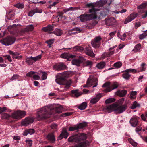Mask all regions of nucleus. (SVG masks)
Masks as SVG:
<instances>
[{"label":"nucleus","mask_w":147,"mask_h":147,"mask_svg":"<svg viewBox=\"0 0 147 147\" xmlns=\"http://www.w3.org/2000/svg\"><path fill=\"white\" fill-rule=\"evenodd\" d=\"M47 139L52 143H53L55 140V136L53 133H51L49 134L47 136Z\"/></svg>","instance_id":"24"},{"label":"nucleus","mask_w":147,"mask_h":147,"mask_svg":"<svg viewBox=\"0 0 147 147\" xmlns=\"http://www.w3.org/2000/svg\"><path fill=\"white\" fill-rule=\"evenodd\" d=\"M114 112L116 114H119L123 112L127 108V106L124 105H121L115 103Z\"/></svg>","instance_id":"6"},{"label":"nucleus","mask_w":147,"mask_h":147,"mask_svg":"<svg viewBox=\"0 0 147 147\" xmlns=\"http://www.w3.org/2000/svg\"><path fill=\"white\" fill-rule=\"evenodd\" d=\"M127 91L125 90H123L119 92L120 96L121 97L124 96L127 94Z\"/></svg>","instance_id":"48"},{"label":"nucleus","mask_w":147,"mask_h":147,"mask_svg":"<svg viewBox=\"0 0 147 147\" xmlns=\"http://www.w3.org/2000/svg\"><path fill=\"white\" fill-rule=\"evenodd\" d=\"M147 7V2L142 4L141 5L138 6L137 8L138 9H143Z\"/></svg>","instance_id":"39"},{"label":"nucleus","mask_w":147,"mask_h":147,"mask_svg":"<svg viewBox=\"0 0 147 147\" xmlns=\"http://www.w3.org/2000/svg\"><path fill=\"white\" fill-rule=\"evenodd\" d=\"M138 16V14L136 13H134L130 14L125 19L124 22V24H126L132 21L136 18Z\"/></svg>","instance_id":"13"},{"label":"nucleus","mask_w":147,"mask_h":147,"mask_svg":"<svg viewBox=\"0 0 147 147\" xmlns=\"http://www.w3.org/2000/svg\"><path fill=\"white\" fill-rule=\"evenodd\" d=\"M69 135V134L67 132V130L65 128L63 129L62 131L58 138V139L61 140L63 138H66Z\"/></svg>","instance_id":"17"},{"label":"nucleus","mask_w":147,"mask_h":147,"mask_svg":"<svg viewBox=\"0 0 147 147\" xmlns=\"http://www.w3.org/2000/svg\"><path fill=\"white\" fill-rule=\"evenodd\" d=\"M124 72L125 73L122 74L123 77L125 79H129L131 76V75L127 72H125V70Z\"/></svg>","instance_id":"36"},{"label":"nucleus","mask_w":147,"mask_h":147,"mask_svg":"<svg viewBox=\"0 0 147 147\" xmlns=\"http://www.w3.org/2000/svg\"><path fill=\"white\" fill-rule=\"evenodd\" d=\"M96 14H83L80 16L79 18L81 22H85L92 20L93 19H96Z\"/></svg>","instance_id":"5"},{"label":"nucleus","mask_w":147,"mask_h":147,"mask_svg":"<svg viewBox=\"0 0 147 147\" xmlns=\"http://www.w3.org/2000/svg\"><path fill=\"white\" fill-rule=\"evenodd\" d=\"M72 113L71 112H67L65 113H62L61 116L63 117H65L66 116H69L71 115Z\"/></svg>","instance_id":"58"},{"label":"nucleus","mask_w":147,"mask_h":147,"mask_svg":"<svg viewBox=\"0 0 147 147\" xmlns=\"http://www.w3.org/2000/svg\"><path fill=\"white\" fill-rule=\"evenodd\" d=\"M87 137L86 134L82 133L71 136L68 138L67 140L69 142L78 143V144H79L82 142L88 141L85 140Z\"/></svg>","instance_id":"4"},{"label":"nucleus","mask_w":147,"mask_h":147,"mask_svg":"<svg viewBox=\"0 0 147 147\" xmlns=\"http://www.w3.org/2000/svg\"><path fill=\"white\" fill-rule=\"evenodd\" d=\"M145 64L144 63H142L141 65V67L137 69V72H142L145 71L146 69L145 67Z\"/></svg>","instance_id":"28"},{"label":"nucleus","mask_w":147,"mask_h":147,"mask_svg":"<svg viewBox=\"0 0 147 147\" xmlns=\"http://www.w3.org/2000/svg\"><path fill=\"white\" fill-rule=\"evenodd\" d=\"M87 123L86 122H84L79 124L78 125H77L78 127V129H82L86 126Z\"/></svg>","instance_id":"37"},{"label":"nucleus","mask_w":147,"mask_h":147,"mask_svg":"<svg viewBox=\"0 0 147 147\" xmlns=\"http://www.w3.org/2000/svg\"><path fill=\"white\" fill-rule=\"evenodd\" d=\"M51 127L52 129L57 130V125L56 124H53L51 125Z\"/></svg>","instance_id":"57"},{"label":"nucleus","mask_w":147,"mask_h":147,"mask_svg":"<svg viewBox=\"0 0 147 147\" xmlns=\"http://www.w3.org/2000/svg\"><path fill=\"white\" fill-rule=\"evenodd\" d=\"M107 2L106 0H101L96 3H88L86 5L88 7H91L92 8L89 10L90 13H93L96 14L97 11H100V9L96 7H100L103 6Z\"/></svg>","instance_id":"3"},{"label":"nucleus","mask_w":147,"mask_h":147,"mask_svg":"<svg viewBox=\"0 0 147 147\" xmlns=\"http://www.w3.org/2000/svg\"><path fill=\"white\" fill-rule=\"evenodd\" d=\"M53 105H49L38 109L36 118L38 120L45 119L50 117L52 114L51 111L54 109Z\"/></svg>","instance_id":"1"},{"label":"nucleus","mask_w":147,"mask_h":147,"mask_svg":"<svg viewBox=\"0 0 147 147\" xmlns=\"http://www.w3.org/2000/svg\"><path fill=\"white\" fill-rule=\"evenodd\" d=\"M140 106V105L136 101H135L131 107V108L132 109H134L137 107H139Z\"/></svg>","instance_id":"35"},{"label":"nucleus","mask_w":147,"mask_h":147,"mask_svg":"<svg viewBox=\"0 0 147 147\" xmlns=\"http://www.w3.org/2000/svg\"><path fill=\"white\" fill-rule=\"evenodd\" d=\"M85 52L87 55L92 57H94L95 56V55L93 53L92 49L88 46L86 48Z\"/></svg>","instance_id":"21"},{"label":"nucleus","mask_w":147,"mask_h":147,"mask_svg":"<svg viewBox=\"0 0 147 147\" xmlns=\"http://www.w3.org/2000/svg\"><path fill=\"white\" fill-rule=\"evenodd\" d=\"M7 53L9 54L12 55V57L13 59H20L22 58V56H19V54L17 52H14L11 50H9L8 51Z\"/></svg>","instance_id":"16"},{"label":"nucleus","mask_w":147,"mask_h":147,"mask_svg":"<svg viewBox=\"0 0 147 147\" xmlns=\"http://www.w3.org/2000/svg\"><path fill=\"white\" fill-rule=\"evenodd\" d=\"M34 29V27L32 25H29L24 29V31L28 32L33 30Z\"/></svg>","instance_id":"30"},{"label":"nucleus","mask_w":147,"mask_h":147,"mask_svg":"<svg viewBox=\"0 0 147 147\" xmlns=\"http://www.w3.org/2000/svg\"><path fill=\"white\" fill-rule=\"evenodd\" d=\"M57 76L58 77L55 80L56 82L60 85H65L64 87L61 88L62 89L60 90V91L63 92L67 90L71 84V80H66V75L64 73L59 74Z\"/></svg>","instance_id":"2"},{"label":"nucleus","mask_w":147,"mask_h":147,"mask_svg":"<svg viewBox=\"0 0 147 147\" xmlns=\"http://www.w3.org/2000/svg\"><path fill=\"white\" fill-rule=\"evenodd\" d=\"M102 96V94L101 93L97 94L96 96L92 98L90 101V103L94 104L98 101Z\"/></svg>","instance_id":"18"},{"label":"nucleus","mask_w":147,"mask_h":147,"mask_svg":"<svg viewBox=\"0 0 147 147\" xmlns=\"http://www.w3.org/2000/svg\"><path fill=\"white\" fill-rule=\"evenodd\" d=\"M74 50L75 51H80L84 49V48L80 46H76L73 48Z\"/></svg>","instance_id":"43"},{"label":"nucleus","mask_w":147,"mask_h":147,"mask_svg":"<svg viewBox=\"0 0 147 147\" xmlns=\"http://www.w3.org/2000/svg\"><path fill=\"white\" fill-rule=\"evenodd\" d=\"M74 10V8L73 7H70L68 8H66L63 10V11L66 12L70 11H72Z\"/></svg>","instance_id":"54"},{"label":"nucleus","mask_w":147,"mask_h":147,"mask_svg":"<svg viewBox=\"0 0 147 147\" xmlns=\"http://www.w3.org/2000/svg\"><path fill=\"white\" fill-rule=\"evenodd\" d=\"M15 41V39L13 37L7 36L1 40V43L6 46H8L13 44Z\"/></svg>","instance_id":"7"},{"label":"nucleus","mask_w":147,"mask_h":147,"mask_svg":"<svg viewBox=\"0 0 147 147\" xmlns=\"http://www.w3.org/2000/svg\"><path fill=\"white\" fill-rule=\"evenodd\" d=\"M71 63L72 65L79 66L82 63V61L80 59H74L72 60Z\"/></svg>","instance_id":"26"},{"label":"nucleus","mask_w":147,"mask_h":147,"mask_svg":"<svg viewBox=\"0 0 147 147\" xmlns=\"http://www.w3.org/2000/svg\"><path fill=\"white\" fill-rule=\"evenodd\" d=\"M54 41V39H51L46 41L45 42L47 43L49 45V47H51V45L53 43Z\"/></svg>","instance_id":"50"},{"label":"nucleus","mask_w":147,"mask_h":147,"mask_svg":"<svg viewBox=\"0 0 147 147\" xmlns=\"http://www.w3.org/2000/svg\"><path fill=\"white\" fill-rule=\"evenodd\" d=\"M105 21L106 24L108 26L114 25L116 22L115 18L113 17L107 18L105 19Z\"/></svg>","instance_id":"11"},{"label":"nucleus","mask_w":147,"mask_h":147,"mask_svg":"<svg viewBox=\"0 0 147 147\" xmlns=\"http://www.w3.org/2000/svg\"><path fill=\"white\" fill-rule=\"evenodd\" d=\"M87 106L86 103L85 102H84L82 103L78 108L80 110H83L85 109Z\"/></svg>","instance_id":"32"},{"label":"nucleus","mask_w":147,"mask_h":147,"mask_svg":"<svg viewBox=\"0 0 147 147\" xmlns=\"http://www.w3.org/2000/svg\"><path fill=\"white\" fill-rule=\"evenodd\" d=\"M20 119H21L26 115V112L24 111H18Z\"/></svg>","instance_id":"38"},{"label":"nucleus","mask_w":147,"mask_h":147,"mask_svg":"<svg viewBox=\"0 0 147 147\" xmlns=\"http://www.w3.org/2000/svg\"><path fill=\"white\" fill-rule=\"evenodd\" d=\"M18 111L13 112L11 115V117L13 119H20Z\"/></svg>","instance_id":"33"},{"label":"nucleus","mask_w":147,"mask_h":147,"mask_svg":"<svg viewBox=\"0 0 147 147\" xmlns=\"http://www.w3.org/2000/svg\"><path fill=\"white\" fill-rule=\"evenodd\" d=\"M115 103H113L111 105H108L106 106L105 109L106 111V112H108V113H110L112 112L113 111H114L115 109Z\"/></svg>","instance_id":"19"},{"label":"nucleus","mask_w":147,"mask_h":147,"mask_svg":"<svg viewBox=\"0 0 147 147\" xmlns=\"http://www.w3.org/2000/svg\"><path fill=\"white\" fill-rule=\"evenodd\" d=\"M42 78V80H45L47 79V73L45 72H43Z\"/></svg>","instance_id":"63"},{"label":"nucleus","mask_w":147,"mask_h":147,"mask_svg":"<svg viewBox=\"0 0 147 147\" xmlns=\"http://www.w3.org/2000/svg\"><path fill=\"white\" fill-rule=\"evenodd\" d=\"M118 86V84L116 82L110 83V87L104 89V91L106 92H109L117 88Z\"/></svg>","instance_id":"12"},{"label":"nucleus","mask_w":147,"mask_h":147,"mask_svg":"<svg viewBox=\"0 0 147 147\" xmlns=\"http://www.w3.org/2000/svg\"><path fill=\"white\" fill-rule=\"evenodd\" d=\"M41 58V55H40L35 57H27L26 59V62L29 65H32L33 63L40 59Z\"/></svg>","instance_id":"9"},{"label":"nucleus","mask_w":147,"mask_h":147,"mask_svg":"<svg viewBox=\"0 0 147 147\" xmlns=\"http://www.w3.org/2000/svg\"><path fill=\"white\" fill-rule=\"evenodd\" d=\"M35 73V72L34 71H30L26 74V76L27 77H31L33 76Z\"/></svg>","instance_id":"56"},{"label":"nucleus","mask_w":147,"mask_h":147,"mask_svg":"<svg viewBox=\"0 0 147 147\" xmlns=\"http://www.w3.org/2000/svg\"><path fill=\"white\" fill-rule=\"evenodd\" d=\"M35 13V11L34 10H32L30 11L28 13V16H29L32 17Z\"/></svg>","instance_id":"61"},{"label":"nucleus","mask_w":147,"mask_h":147,"mask_svg":"<svg viewBox=\"0 0 147 147\" xmlns=\"http://www.w3.org/2000/svg\"><path fill=\"white\" fill-rule=\"evenodd\" d=\"M86 66H89L90 67L92 65V63L91 61H88L86 62Z\"/></svg>","instance_id":"64"},{"label":"nucleus","mask_w":147,"mask_h":147,"mask_svg":"<svg viewBox=\"0 0 147 147\" xmlns=\"http://www.w3.org/2000/svg\"><path fill=\"white\" fill-rule=\"evenodd\" d=\"M105 65V62H102L98 63L96 65V67L98 69H102L104 67Z\"/></svg>","instance_id":"31"},{"label":"nucleus","mask_w":147,"mask_h":147,"mask_svg":"<svg viewBox=\"0 0 147 147\" xmlns=\"http://www.w3.org/2000/svg\"><path fill=\"white\" fill-rule=\"evenodd\" d=\"M110 82H105L104 84L102 86V87H106L107 88L108 87H110Z\"/></svg>","instance_id":"53"},{"label":"nucleus","mask_w":147,"mask_h":147,"mask_svg":"<svg viewBox=\"0 0 147 147\" xmlns=\"http://www.w3.org/2000/svg\"><path fill=\"white\" fill-rule=\"evenodd\" d=\"M141 45L140 43L136 45L134 47V48L132 51L135 52H137L139 51L141 49Z\"/></svg>","instance_id":"29"},{"label":"nucleus","mask_w":147,"mask_h":147,"mask_svg":"<svg viewBox=\"0 0 147 147\" xmlns=\"http://www.w3.org/2000/svg\"><path fill=\"white\" fill-rule=\"evenodd\" d=\"M54 29V26L53 25H49L46 27L43 28L42 30L45 32H48L49 33H52Z\"/></svg>","instance_id":"23"},{"label":"nucleus","mask_w":147,"mask_h":147,"mask_svg":"<svg viewBox=\"0 0 147 147\" xmlns=\"http://www.w3.org/2000/svg\"><path fill=\"white\" fill-rule=\"evenodd\" d=\"M3 57H5L6 59H7L8 61L10 62H11L12 61V60L11 59V56L8 55H3Z\"/></svg>","instance_id":"46"},{"label":"nucleus","mask_w":147,"mask_h":147,"mask_svg":"<svg viewBox=\"0 0 147 147\" xmlns=\"http://www.w3.org/2000/svg\"><path fill=\"white\" fill-rule=\"evenodd\" d=\"M33 120L32 118H27L22 121V124L23 125L26 126L29 124L33 123Z\"/></svg>","instance_id":"22"},{"label":"nucleus","mask_w":147,"mask_h":147,"mask_svg":"<svg viewBox=\"0 0 147 147\" xmlns=\"http://www.w3.org/2000/svg\"><path fill=\"white\" fill-rule=\"evenodd\" d=\"M146 115L145 116L143 114H142L141 115V117L142 119L144 121L147 122V119L146 118Z\"/></svg>","instance_id":"59"},{"label":"nucleus","mask_w":147,"mask_h":147,"mask_svg":"<svg viewBox=\"0 0 147 147\" xmlns=\"http://www.w3.org/2000/svg\"><path fill=\"white\" fill-rule=\"evenodd\" d=\"M122 65V63L120 62H117L115 63L113 65L114 67L116 68L120 67Z\"/></svg>","instance_id":"44"},{"label":"nucleus","mask_w":147,"mask_h":147,"mask_svg":"<svg viewBox=\"0 0 147 147\" xmlns=\"http://www.w3.org/2000/svg\"><path fill=\"white\" fill-rule=\"evenodd\" d=\"M63 107L61 106L57 107L55 109V112L58 113H60L62 112Z\"/></svg>","instance_id":"34"},{"label":"nucleus","mask_w":147,"mask_h":147,"mask_svg":"<svg viewBox=\"0 0 147 147\" xmlns=\"http://www.w3.org/2000/svg\"><path fill=\"white\" fill-rule=\"evenodd\" d=\"M115 101V99L114 98H112L108 99L105 101V102L106 104H108L114 102Z\"/></svg>","instance_id":"47"},{"label":"nucleus","mask_w":147,"mask_h":147,"mask_svg":"<svg viewBox=\"0 0 147 147\" xmlns=\"http://www.w3.org/2000/svg\"><path fill=\"white\" fill-rule=\"evenodd\" d=\"M126 37V35L125 33H124L123 34L121 35L119 37V38L122 40L124 41L125 40Z\"/></svg>","instance_id":"55"},{"label":"nucleus","mask_w":147,"mask_h":147,"mask_svg":"<svg viewBox=\"0 0 147 147\" xmlns=\"http://www.w3.org/2000/svg\"><path fill=\"white\" fill-rule=\"evenodd\" d=\"M71 93V96L76 97H78L82 94V93L78 92V90H72Z\"/></svg>","instance_id":"25"},{"label":"nucleus","mask_w":147,"mask_h":147,"mask_svg":"<svg viewBox=\"0 0 147 147\" xmlns=\"http://www.w3.org/2000/svg\"><path fill=\"white\" fill-rule=\"evenodd\" d=\"M102 38L100 36L95 37L91 41V44L92 47L95 48L100 47L101 45V41Z\"/></svg>","instance_id":"8"},{"label":"nucleus","mask_w":147,"mask_h":147,"mask_svg":"<svg viewBox=\"0 0 147 147\" xmlns=\"http://www.w3.org/2000/svg\"><path fill=\"white\" fill-rule=\"evenodd\" d=\"M66 67V65L63 63H60L56 64L53 66V69L56 70H64Z\"/></svg>","instance_id":"14"},{"label":"nucleus","mask_w":147,"mask_h":147,"mask_svg":"<svg viewBox=\"0 0 147 147\" xmlns=\"http://www.w3.org/2000/svg\"><path fill=\"white\" fill-rule=\"evenodd\" d=\"M94 85L93 87L94 88L97 86V80L96 78L92 79H88L87 81L86 84L84 86V87H88Z\"/></svg>","instance_id":"10"},{"label":"nucleus","mask_w":147,"mask_h":147,"mask_svg":"<svg viewBox=\"0 0 147 147\" xmlns=\"http://www.w3.org/2000/svg\"><path fill=\"white\" fill-rule=\"evenodd\" d=\"M61 57L62 58L66 59L67 60L71 61L72 59L75 57L76 56L69 53H64L62 54Z\"/></svg>","instance_id":"15"},{"label":"nucleus","mask_w":147,"mask_h":147,"mask_svg":"<svg viewBox=\"0 0 147 147\" xmlns=\"http://www.w3.org/2000/svg\"><path fill=\"white\" fill-rule=\"evenodd\" d=\"M2 116L3 118L7 119L11 117V116L9 114L4 113L2 114Z\"/></svg>","instance_id":"49"},{"label":"nucleus","mask_w":147,"mask_h":147,"mask_svg":"<svg viewBox=\"0 0 147 147\" xmlns=\"http://www.w3.org/2000/svg\"><path fill=\"white\" fill-rule=\"evenodd\" d=\"M136 91H132L130 93V98L131 99H134L136 98Z\"/></svg>","instance_id":"40"},{"label":"nucleus","mask_w":147,"mask_h":147,"mask_svg":"<svg viewBox=\"0 0 147 147\" xmlns=\"http://www.w3.org/2000/svg\"><path fill=\"white\" fill-rule=\"evenodd\" d=\"M78 129V127L77 125H75L72 127H70L69 129V131H73L74 130Z\"/></svg>","instance_id":"52"},{"label":"nucleus","mask_w":147,"mask_h":147,"mask_svg":"<svg viewBox=\"0 0 147 147\" xmlns=\"http://www.w3.org/2000/svg\"><path fill=\"white\" fill-rule=\"evenodd\" d=\"M125 72H127L129 73V72H132L133 73H135L137 72V70L134 69H129L126 70Z\"/></svg>","instance_id":"45"},{"label":"nucleus","mask_w":147,"mask_h":147,"mask_svg":"<svg viewBox=\"0 0 147 147\" xmlns=\"http://www.w3.org/2000/svg\"><path fill=\"white\" fill-rule=\"evenodd\" d=\"M147 36V32L146 30L144 31V32L139 36V38L140 39H143Z\"/></svg>","instance_id":"41"},{"label":"nucleus","mask_w":147,"mask_h":147,"mask_svg":"<svg viewBox=\"0 0 147 147\" xmlns=\"http://www.w3.org/2000/svg\"><path fill=\"white\" fill-rule=\"evenodd\" d=\"M15 7L18 8L22 9L24 7V5L22 3H18L15 5Z\"/></svg>","instance_id":"51"},{"label":"nucleus","mask_w":147,"mask_h":147,"mask_svg":"<svg viewBox=\"0 0 147 147\" xmlns=\"http://www.w3.org/2000/svg\"><path fill=\"white\" fill-rule=\"evenodd\" d=\"M53 33L55 35L59 36L62 34V30L60 29H56L53 32Z\"/></svg>","instance_id":"27"},{"label":"nucleus","mask_w":147,"mask_h":147,"mask_svg":"<svg viewBox=\"0 0 147 147\" xmlns=\"http://www.w3.org/2000/svg\"><path fill=\"white\" fill-rule=\"evenodd\" d=\"M129 142L134 147H135L137 146V144L131 138H129L128 139Z\"/></svg>","instance_id":"42"},{"label":"nucleus","mask_w":147,"mask_h":147,"mask_svg":"<svg viewBox=\"0 0 147 147\" xmlns=\"http://www.w3.org/2000/svg\"><path fill=\"white\" fill-rule=\"evenodd\" d=\"M34 10L35 11V13H41L42 12V10L41 9H38L37 8H36L35 9H34Z\"/></svg>","instance_id":"62"},{"label":"nucleus","mask_w":147,"mask_h":147,"mask_svg":"<svg viewBox=\"0 0 147 147\" xmlns=\"http://www.w3.org/2000/svg\"><path fill=\"white\" fill-rule=\"evenodd\" d=\"M130 123L133 127H135L138 124V117L136 116L132 117L130 120Z\"/></svg>","instance_id":"20"},{"label":"nucleus","mask_w":147,"mask_h":147,"mask_svg":"<svg viewBox=\"0 0 147 147\" xmlns=\"http://www.w3.org/2000/svg\"><path fill=\"white\" fill-rule=\"evenodd\" d=\"M28 134L30 135H32L35 132V131L34 129H30L27 130Z\"/></svg>","instance_id":"60"}]
</instances>
